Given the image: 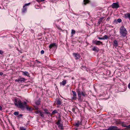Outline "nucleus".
Returning <instances> with one entry per match:
<instances>
[{"mask_svg": "<svg viewBox=\"0 0 130 130\" xmlns=\"http://www.w3.org/2000/svg\"><path fill=\"white\" fill-rule=\"evenodd\" d=\"M17 103H14L15 105L17 106H18L19 108L21 109H24L25 108L26 105L27 103L26 102H24V103H22L21 101L20 100H19L17 102V101H15Z\"/></svg>", "mask_w": 130, "mask_h": 130, "instance_id": "1", "label": "nucleus"}, {"mask_svg": "<svg viewBox=\"0 0 130 130\" xmlns=\"http://www.w3.org/2000/svg\"><path fill=\"white\" fill-rule=\"evenodd\" d=\"M127 32L126 29L124 26H122L120 28V34L123 37H126Z\"/></svg>", "mask_w": 130, "mask_h": 130, "instance_id": "2", "label": "nucleus"}, {"mask_svg": "<svg viewBox=\"0 0 130 130\" xmlns=\"http://www.w3.org/2000/svg\"><path fill=\"white\" fill-rule=\"evenodd\" d=\"M30 4V3H29L27 4H25L23 6V8L22 9V13H25L27 11L26 6H29Z\"/></svg>", "mask_w": 130, "mask_h": 130, "instance_id": "3", "label": "nucleus"}, {"mask_svg": "<svg viewBox=\"0 0 130 130\" xmlns=\"http://www.w3.org/2000/svg\"><path fill=\"white\" fill-rule=\"evenodd\" d=\"M76 92L77 93V94L78 97V100L81 102L83 101V100L81 98V94L82 92H81L79 89L77 90Z\"/></svg>", "mask_w": 130, "mask_h": 130, "instance_id": "4", "label": "nucleus"}, {"mask_svg": "<svg viewBox=\"0 0 130 130\" xmlns=\"http://www.w3.org/2000/svg\"><path fill=\"white\" fill-rule=\"evenodd\" d=\"M92 43L94 44H95L97 45H100L101 44H103V43L99 41L93 40Z\"/></svg>", "mask_w": 130, "mask_h": 130, "instance_id": "5", "label": "nucleus"}, {"mask_svg": "<svg viewBox=\"0 0 130 130\" xmlns=\"http://www.w3.org/2000/svg\"><path fill=\"white\" fill-rule=\"evenodd\" d=\"M55 103L57 105H61L62 103V100L60 98H57L56 99Z\"/></svg>", "mask_w": 130, "mask_h": 130, "instance_id": "6", "label": "nucleus"}, {"mask_svg": "<svg viewBox=\"0 0 130 130\" xmlns=\"http://www.w3.org/2000/svg\"><path fill=\"white\" fill-rule=\"evenodd\" d=\"M111 7L113 8L117 9L119 7L118 3H113L111 5Z\"/></svg>", "mask_w": 130, "mask_h": 130, "instance_id": "7", "label": "nucleus"}, {"mask_svg": "<svg viewBox=\"0 0 130 130\" xmlns=\"http://www.w3.org/2000/svg\"><path fill=\"white\" fill-rule=\"evenodd\" d=\"M108 130H120L118 129V127L116 126H111L109 127L108 128Z\"/></svg>", "mask_w": 130, "mask_h": 130, "instance_id": "8", "label": "nucleus"}, {"mask_svg": "<svg viewBox=\"0 0 130 130\" xmlns=\"http://www.w3.org/2000/svg\"><path fill=\"white\" fill-rule=\"evenodd\" d=\"M73 54L76 58L75 59L76 60L79 59L80 58V55L78 53H73Z\"/></svg>", "mask_w": 130, "mask_h": 130, "instance_id": "9", "label": "nucleus"}, {"mask_svg": "<svg viewBox=\"0 0 130 130\" xmlns=\"http://www.w3.org/2000/svg\"><path fill=\"white\" fill-rule=\"evenodd\" d=\"M72 92L73 93V96L72 98V100H76V92L73 91H72Z\"/></svg>", "mask_w": 130, "mask_h": 130, "instance_id": "10", "label": "nucleus"}, {"mask_svg": "<svg viewBox=\"0 0 130 130\" xmlns=\"http://www.w3.org/2000/svg\"><path fill=\"white\" fill-rule=\"evenodd\" d=\"M92 48V50L93 51L98 52L99 51V48H97L96 46H94Z\"/></svg>", "mask_w": 130, "mask_h": 130, "instance_id": "11", "label": "nucleus"}, {"mask_svg": "<svg viewBox=\"0 0 130 130\" xmlns=\"http://www.w3.org/2000/svg\"><path fill=\"white\" fill-rule=\"evenodd\" d=\"M43 110L45 112V113L47 114H51V113H50V112L48 111V110L47 109L45 108L43 109Z\"/></svg>", "mask_w": 130, "mask_h": 130, "instance_id": "12", "label": "nucleus"}, {"mask_svg": "<svg viewBox=\"0 0 130 130\" xmlns=\"http://www.w3.org/2000/svg\"><path fill=\"white\" fill-rule=\"evenodd\" d=\"M90 3V1L89 0H84V4L85 5L89 4Z\"/></svg>", "mask_w": 130, "mask_h": 130, "instance_id": "13", "label": "nucleus"}, {"mask_svg": "<svg viewBox=\"0 0 130 130\" xmlns=\"http://www.w3.org/2000/svg\"><path fill=\"white\" fill-rule=\"evenodd\" d=\"M124 16L125 18H128L130 20V13H128L124 14Z\"/></svg>", "mask_w": 130, "mask_h": 130, "instance_id": "14", "label": "nucleus"}, {"mask_svg": "<svg viewBox=\"0 0 130 130\" xmlns=\"http://www.w3.org/2000/svg\"><path fill=\"white\" fill-rule=\"evenodd\" d=\"M114 43V46H115L116 47L117 46H118V43L117 40H115L113 41Z\"/></svg>", "mask_w": 130, "mask_h": 130, "instance_id": "15", "label": "nucleus"}, {"mask_svg": "<svg viewBox=\"0 0 130 130\" xmlns=\"http://www.w3.org/2000/svg\"><path fill=\"white\" fill-rule=\"evenodd\" d=\"M67 80H66L62 81V82L60 83V85H62L64 86L65 84L66 83Z\"/></svg>", "mask_w": 130, "mask_h": 130, "instance_id": "16", "label": "nucleus"}, {"mask_svg": "<svg viewBox=\"0 0 130 130\" xmlns=\"http://www.w3.org/2000/svg\"><path fill=\"white\" fill-rule=\"evenodd\" d=\"M58 128L60 129H63V124L60 123V124L58 125Z\"/></svg>", "mask_w": 130, "mask_h": 130, "instance_id": "17", "label": "nucleus"}, {"mask_svg": "<svg viewBox=\"0 0 130 130\" xmlns=\"http://www.w3.org/2000/svg\"><path fill=\"white\" fill-rule=\"evenodd\" d=\"M79 125H82V121L79 122V121H77V123L75 124V125L77 127H78Z\"/></svg>", "mask_w": 130, "mask_h": 130, "instance_id": "18", "label": "nucleus"}, {"mask_svg": "<svg viewBox=\"0 0 130 130\" xmlns=\"http://www.w3.org/2000/svg\"><path fill=\"white\" fill-rule=\"evenodd\" d=\"M104 18V17H102V18H100V19L99 20V21H98V23L99 24H100L102 23V20Z\"/></svg>", "mask_w": 130, "mask_h": 130, "instance_id": "19", "label": "nucleus"}, {"mask_svg": "<svg viewBox=\"0 0 130 130\" xmlns=\"http://www.w3.org/2000/svg\"><path fill=\"white\" fill-rule=\"evenodd\" d=\"M25 107H26V108L27 110L29 111H31L32 110V109L31 107H29L27 104L26 105Z\"/></svg>", "mask_w": 130, "mask_h": 130, "instance_id": "20", "label": "nucleus"}, {"mask_svg": "<svg viewBox=\"0 0 130 130\" xmlns=\"http://www.w3.org/2000/svg\"><path fill=\"white\" fill-rule=\"evenodd\" d=\"M22 72L23 73V75H26V76H29V74L28 72H26V71H25V72L23 71Z\"/></svg>", "mask_w": 130, "mask_h": 130, "instance_id": "21", "label": "nucleus"}, {"mask_svg": "<svg viewBox=\"0 0 130 130\" xmlns=\"http://www.w3.org/2000/svg\"><path fill=\"white\" fill-rule=\"evenodd\" d=\"M25 80V79L24 78H21L18 79V80H19V82H22L23 81L24 82Z\"/></svg>", "mask_w": 130, "mask_h": 130, "instance_id": "22", "label": "nucleus"}, {"mask_svg": "<svg viewBox=\"0 0 130 130\" xmlns=\"http://www.w3.org/2000/svg\"><path fill=\"white\" fill-rule=\"evenodd\" d=\"M56 44L55 43H53L51 44L49 46V47L50 48H52Z\"/></svg>", "mask_w": 130, "mask_h": 130, "instance_id": "23", "label": "nucleus"}, {"mask_svg": "<svg viewBox=\"0 0 130 130\" xmlns=\"http://www.w3.org/2000/svg\"><path fill=\"white\" fill-rule=\"evenodd\" d=\"M58 112L56 110H54L52 112V113L50 114L51 115H54L55 113H57Z\"/></svg>", "mask_w": 130, "mask_h": 130, "instance_id": "24", "label": "nucleus"}, {"mask_svg": "<svg viewBox=\"0 0 130 130\" xmlns=\"http://www.w3.org/2000/svg\"><path fill=\"white\" fill-rule=\"evenodd\" d=\"M40 99L38 100L35 103L37 105H39L40 104Z\"/></svg>", "mask_w": 130, "mask_h": 130, "instance_id": "25", "label": "nucleus"}, {"mask_svg": "<svg viewBox=\"0 0 130 130\" xmlns=\"http://www.w3.org/2000/svg\"><path fill=\"white\" fill-rule=\"evenodd\" d=\"M81 94H82L83 96H87V94L85 92H82Z\"/></svg>", "mask_w": 130, "mask_h": 130, "instance_id": "26", "label": "nucleus"}, {"mask_svg": "<svg viewBox=\"0 0 130 130\" xmlns=\"http://www.w3.org/2000/svg\"><path fill=\"white\" fill-rule=\"evenodd\" d=\"M20 130H26V128L23 127H20Z\"/></svg>", "mask_w": 130, "mask_h": 130, "instance_id": "27", "label": "nucleus"}, {"mask_svg": "<svg viewBox=\"0 0 130 130\" xmlns=\"http://www.w3.org/2000/svg\"><path fill=\"white\" fill-rule=\"evenodd\" d=\"M108 37H108V36L106 35H105L103 37V38L104 39V40L107 39Z\"/></svg>", "mask_w": 130, "mask_h": 130, "instance_id": "28", "label": "nucleus"}, {"mask_svg": "<svg viewBox=\"0 0 130 130\" xmlns=\"http://www.w3.org/2000/svg\"><path fill=\"white\" fill-rule=\"evenodd\" d=\"M61 120L60 119H59L58 120V121L56 122V124H57V125H58V124H60V122H61Z\"/></svg>", "mask_w": 130, "mask_h": 130, "instance_id": "29", "label": "nucleus"}, {"mask_svg": "<svg viewBox=\"0 0 130 130\" xmlns=\"http://www.w3.org/2000/svg\"><path fill=\"white\" fill-rule=\"evenodd\" d=\"M40 116L42 117L43 118L44 117V115L43 114V113L42 112H41L40 111Z\"/></svg>", "mask_w": 130, "mask_h": 130, "instance_id": "30", "label": "nucleus"}, {"mask_svg": "<svg viewBox=\"0 0 130 130\" xmlns=\"http://www.w3.org/2000/svg\"><path fill=\"white\" fill-rule=\"evenodd\" d=\"M14 115L15 116H17L19 114V112L18 111H16L14 113Z\"/></svg>", "mask_w": 130, "mask_h": 130, "instance_id": "31", "label": "nucleus"}, {"mask_svg": "<svg viewBox=\"0 0 130 130\" xmlns=\"http://www.w3.org/2000/svg\"><path fill=\"white\" fill-rule=\"evenodd\" d=\"M75 31L74 29H72L71 31V34H75Z\"/></svg>", "mask_w": 130, "mask_h": 130, "instance_id": "32", "label": "nucleus"}, {"mask_svg": "<svg viewBox=\"0 0 130 130\" xmlns=\"http://www.w3.org/2000/svg\"><path fill=\"white\" fill-rule=\"evenodd\" d=\"M117 21L119 23H120L122 22V20L120 19H118L117 20Z\"/></svg>", "mask_w": 130, "mask_h": 130, "instance_id": "33", "label": "nucleus"}, {"mask_svg": "<svg viewBox=\"0 0 130 130\" xmlns=\"http://www.w3.org/2000/svg\"><path fill=\"white\" fill-rule=\"evenodd\" d=\"M22 115L20 114L19 115H18V117L19 118H20L21 117H22Z\"/></svg>", "mask_w": 130, "mask_h": 130, "instance_id": "34", "label": "nucleus"}, {"mask_svg": "<svg viewBox=\"0 0 130 130\" xmlns=\"http://www.w3.org/2000/svg\"><path fill=\"white\" fill-rule=\"evenodd\" d=\"M41 54H43L44 53V51L43 50H42L41 51Z\"/></svg>", "mask_w": 130, "mask_h": 130, "instance_id": "35", "label": "nucleus"}, {"mask_svg": "<svg viewBox=\"0 0 130 130\" xmlns=\"http://www.w3.org/2000/svg\"><path fill=\"white\" fill-rule=\"evenodd\" d=\"M40 111H35V113L36 114H38L39 113H40Z\"/></svg>", "mask_w": 130, "mask_h": 130, "instance_id": "36", "label": "nucleus"}, {"mask_svg": "<svg viewBox=\"0 0 130 130\" xmlns=\"http://www.w3.org/2000/svg\"><path fill=\"white\" fill-rule=\"evenodd\" d=\"M98 39L100 40H104L103 37L102 38L99 37H98Z\"/></svg>", "mask_w": 130, "mask_h": 130, "instance_id": "37", "label": "nucleus"}, {"mask_svg": "<svg viewBox=\"0 0 130 130\" xmlns=\"http://www.w3.org/2000/svg\"><path fill=\"white\" fill-rule=\"evenodd\" d=\"M75 108H73L72 109V111L73 112H75Z\"/></svg>", "mask_w": 130, "mask_h": 130, "instance_id": "38", "label": "nucleus"}, {"mask_svg": "<svg viewBox=\"0 0 130 130\" xmlns=\"http://www.w3.org/2000/svg\"><path fill=\"white\" fill-rule=\"evenodd\" d=\"M3 53V52L1 50H0V54L2 55Z\"/></svg>", "mask_w": 130, "mask_h": 130, "instance_id": "39", "label": "nucleus"}, {"mask_svg": "<svg viewBox=\"0 0 130 130\" xmlns=\"http://www.w3.org/2000/svg\"><path fill=\"white\" fill-rule=\"evenodd\" d=\"M3 75V73L2 72H0V75Z\"/></svg>", "mask_w": 130, "mask_h": 130, "instance_id": "40", "label": "nucleus"}, {"mask_svg": "<svg viewBox=\"0 0 130 130\" xmlns=\"http://www.w3.org/2000/svg\"><path fill=\"white\" fill-rule=\"evenodd\" d=\"M36 61H37V62H38V63H41L40 62V61H38V60H36Z\"/></svg>", "mask_w": 130, "mask_h": 130, "instance_id": "41", "label": "nucleus"}, {"mask_svg": "<svg viewBox=\"0 0 130 130\" xmlns=\"http://www.w3.org/2000/svg\"><path fill=\"white\" fill-rule=\"evenodd\" d=\"M110 19V18L109 17H108V18L107 19H106V21H109V20Z\"/></svg>", "mask_w": 130, "mask_h": 130, "instance_id": "42", "label": "nucleus"}, {"mask_svg": "<svg viewBox=\"0 0 130 130\" xmlns=\"http://www.w3.org/2000/svg\"><path fill=\"white\" fill-rule=\"evenodd\" d=\"M122 126L124 127H127V126L125 125V124H123L122 125Z\"/></svg>", "mask_w": 130, "mask_h": 130, "instance_id": "43", "label": "nucleus"}, {"mask_svg": "<svg viewBox=\"0 0 130 130\" xmlns=\"http://www.w3.org/2000/svg\"><path fill=\"white\" fill-rule=\"evenodd\" d=\"M126 127L128 128H130V124L128 126H127Z\"/></svg>", "mask_w": 130, "mask_h": 130, "instance_id": "44", "label": "nucleus"}, {"mask_svg": "<svg viewBox=\"0 0 130 130\" xmlns=\"http://www.w3.org/2000/svg\"><path fill=\"white\" fill-rule=\"evenodd\" d=\"M128 88L130 89V83H129L128 85Z\"/></svg>", "mask_w": 130, "mask_h": 130, "instance_id": "45", "label": "nucleus"}, {"mask_svg": "<svg viewBox=\"0 0 130 130\" xmlns=\"http://www.w3.org/2000/svg\"><path fill=\"white\" fill-rule=\"evenodd\" d=\"M15 82H19V80H18V79H16L15 80Z\"/></svg>", "mask_w": 130, "mask_h": 130, "instance_id": "46", "label": "nucleus"}, {"mask_svg": "<svg viewBox=\"0 0 130 130\" xmlns=\"http://www.w3.org/2000/svg\"><path fill=\"white\" fill-rule=\"evenodd\" d=\"M2 109V107L1 106H0V110H1Z\"/></svg>", "mask_w": 130, "mask_h": 130, "instance_id": "47", "label": "nucleus"}, {"mask_svg": "<svg viewBox=\"0 0 130 130\" xmlns=\"http://www.w3.org/2000/svg\"><path fill=\"white\" fill-rule=\"evenodd\" d=\"M38 2H40V0H36Z\"/></svg>", "mask_w": 130, "mask_h": 130, "instance_id": "48", "label": "nucleus"}, {"mask_svg": "<svg viewBox=\"0 0 130 130\" xmlns=\"http://www.w3.org/2000/svg\"><path fill=\"white\" fill-rule=\"evenodd\" d=\"M45 0H40V2H42V1H44Z\"/></svg>", "mask_w": 130, "mask_h": 130, "instance_id": "49", "label": "nucleus"}]
</instances>
